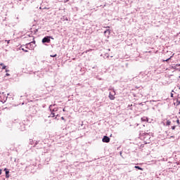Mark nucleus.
<instances>
[{
	"label": "nucleus",
	"instance_id": "15",
	"mask_svg": "<svg viewBox=\"0 0 180 180\" xmlns=\"http://www.w3.org/2000/svg\"><path fill=\"white\" fill-rule=\"evenodd\" d=\"M176 123H177V124H179V120H176Z\"/></svg>",
	"mask_w": 180,
	"mask_h": 180
},
{
	"label": "nucleus",
	"instance_id": "28",
	"mask_svg": "<svg viewBox=\"0 0 180 180\" xmlns=\"http://www.w3.org/2000/svg\"><path fill=\"white\" fill-rule=\"evenodd\" d=\"M179 115H180V110H179Z\"/></svg>",
	"mask_w": 180,
	"mask_h": 180
},
{
	"label": "nucleus",
	"instance_id": "26",
	"mask_svg": "<svg viewBox=\"0 0 180 180\" xmlns=\"http://www.w3.org/2000/svg\"><path fill=\"white\" fill-rule=\"evenodd\" d=\"M88 51H85L84 53H88Z\"/></svg>",
	"mask_w": 180,
	"mask_h": 180
},
{
	"label": "nucleus",
	"instance_id": "16",
	"mask_svg": "<svg viewBox=\"0 0 180 180\" xmlns=\"http://www.w3.org/2000/svg\"><path fill=\"white\" fill-rule=\"evenodd\" d=\"M9 75H10L9 73H6V77H9Z\"/></svg>",
	"mask_w": 180,
	"mask_h": 180
},
{
	"label": "nucleus",
	"instance_id": "11",
	"mask_svg": "<svg viewBox=\"0 0 180 180\" xmlns=\"http://www.w3.org/2000/svg\"><path fill=\"white\" fill-rule=\"evenodd\" d=\"M175 104L176 105V106L179 105H180V101L177 100L176 102L174 103V105Z\"/></svg>",
	"mask_w": 180,
	"mask_h": 180
},
{
	"label": "nucleus",
	"instance_id": "23",
	"mask_svg": "<svg viewBox=\"0 0 180 180\" xmlns=\"http://www.w3.org/2000/svg\"><path fill=\"white\" fill-rule=\"evenodd\" d=\"M9 70H6V72H8Z\"/></svg>",
	"mask_w": 180,
	"mask_h": 180
},
{
	"label": "nucleus",
	"instance_id": "21",
	"mask_svg": "<svg viewBox=\"0 0 180 180\" xmlns=\"http://www.w3.org/2000/svg\"><path fill=\"white\" fill-rule=\"evenodd\" d=\"M2 174V169H0V175Z\"/></svg>",
	"mask_w": 180,
	"mask_h": 180
},
{
	"label": "nucleus",
	"instance_id": "18",
	"mask_svg": "<svg viewBox=\"0 0 180 180\" xmlns=\"http://www.w3.org/2000/svg\"><path fill=\"white\" fill-rule=\"evenodd\" d=\"M170 59H171V58H168V59H167V60H165L164 61H169V60H170Z\"/></svg>",
	"mask_w": 180,
	"mask_h": 180
},
{
	"label": "nucleus",
	"instance_id": "20",
	"mask_svg": "<svg viewBox=\"0 0 180 180\" xmlns=\"http://www.w3.org/2000/svg\"><path fill=\"white\" fill-rule=\"evenodd\" d=\"M61 120H65L64 119V117H61Z\"/></svg>",
	"mask_w": 180,
	"mask_h": 180
},
{
	"label": "nucleus",
	"instance_id": "5",
	"mask_svg": "<svg viewBox=\"0 0 180 180\" xmlns=\"http://www.w3.org/2000/svg\"><path fill=\"white\" fill-rule=\"evenodd\" d=\"M0 65L1 68V70H6V65H5L4 63H0Z\"/></svg>",
	"mask_w": 180,
	"mask_h": 180
},
{
	"label": "nucleus",
	"instance_id": "3",
	"mask_svg": "<svg viewBox=\"0 0 180 180\" xmlns=\"http://www.w3.org/2000/svg\"><path fill=\"white\" fill-rule=\"evenodd\" d=\"M51 37H45L44 39H42V43H50Z\"/></svg>",
	"mask_w": 180,
	"mask_h": 180
},
{
	"label": "nucleus",
	"instance_id": "27",
	"mask_svg": "<svg viewBox=\"0 0 180 180\" xmlns=\"http://www.w3.org/2000/svg\"><path fill=\"white\" fill-rule=\"evenodd\" d=\"M106 27L109 29L110 27Z\"/></svg>",
	"mask_w": 180,
	"mask_h": 180
},
{
	"label": "nucleus",
	"instance_id": "7",
	"mask_svg": "<svg viewBox=\"0 0 180 180\" xmlns=\"http://www.w3.org/2000/svg\"><path fill=\"white\" fill-rule=\"evenodd\" d=\"M106 33H108V34H110V30H106L104 32V34H106Z\"/></svg>",
	"mask_w": 180,
	"mask_h": 180
},
{
	"label": "nucleus",
	"instance_id": "17",
	"mask_svg": "<svg viewBox=\"0 0 180 180\" xmlns=\"http://www.w3.org/2000/svg\"><path fill=\"white\" fill-rule=\"evenodd\" d=\"M65 3L68 2L70 0H63Z\"/></svg>",
	"mask_w": 180,
	"mask_h": 180
},
{
	"label": "nucleus",
	"instance_id": "4",
	"mask_svg": "<svg viewBox=\"0 0 180 180\" xmlns=\"http://www.w3.org/2000/svg\"><path fill=\"white\" fill-rule=\"evenodd\" d=\"M141 122H148V118L147 117H143L141 119Z\"/></svg>",
	"mask_w": 180,
	"mask_h": 180
},
{
	"label": "nucleus",
	"instance_id": "10",
	"mask_svg": "<svg viewBox=\"0 0 180 180\" xmlns=\"http://www.w3.org/2000/svg\"><path fill=\"white\" fill-rule=\"evenodd\" d=\"M167 126H170L171 125V121L167 120L166 122Z\"/></svg>",
	"mask_w": 180,
	"mask_h": 180
},
{
	"label": "nucleus",
	"instance_id": "8",
	"mask_svg": "<svg viewBox=\"0 0 180 180\" xmlns=\"http://www.w3.org/2000/svg\"><path fill=\"white\" fill-rule=\"evenodd\" d=\"M135 168H136V169H139L140 171H143V168H141V167H139V166H135Z\"/></svg>",
	"mask_w": 180,
	"mask_h": 180
},
{
	"label": "nucleus",
	"instance_id": "9",
	"mask_svg": "<svg viewBox=\"0 0 180 180\" xmlns=\"http://www.w3.org/2000/svg\"><path fill=\"white\" fill-rule=\"evenodd\" d=\"M56 116V114L54 112H51L49 117H54Z\"/></svg>",
	"mask_w": 180,
	"mask_h": 180
},
{
	"label": "nucleus",
	"instance_id": "2",
	"mask_svg": "<svg viewBox=\"0 0 180 180\" xmlns=\"http://www.w3.org/2000/svg\"><path fill=\"white\" fill-rule=\"evenodd\" d=\"M103 143H109L110 141V138L108 136H104L102 139Z\"/></svg>",
	"mask_w": 180,
	"mask_h": 180
},
{
	"label": "nucleus",
	"instance_id": "13",
	"mask_svg": "<svg viewBox=\"0 0 180 180\" xmlns=\"http://www.w3.org/2000/svg\"><path fill=\"white\" fill-rule=\"evenodd\" d=\"M51 57H57V54H55V55L51 56Z\"/></svg>",
	"mask_w": 180,
	"mask_h": 180
},
{
	"label": "nucleus",
	"instance_id": "14",
	"mask_svg": "<svg viewBox=\"0 0 180 180\" xmlns=\"http://www.w3.org/2000/svg\"><path fill=\"white\" fill-rule=\"evenodd\" d=\"M175 126L172 127V130H175Z\"/></svg>",
	"mask_w": 180,
	"mask_h": 180
},
{
	"label": "nucleus",
	"instance_id": "22",
	"mask_svg": "<svg viewBox=\"0 0 180 180\" xmlns=\"http://www.w3.org/2000/svg\"><path fill=\"white\" fill-rule=\"evenodd\" d=\"M63 112H65V108H63Z\"/></svg>",
	"mask_w": 180,
	"mask_h": 180
},
{
	"label": "nucleus",
	"instance_id": "6",
	"mask_svg": "<svg viewBox=\"0 0 180 180\" xmlns=\"http://www.w3.org/2000/svg\"><path fill=\"white\" fill-rule=\"evenodd\" d=\"M4 171H6V178H8L9 171H8L7 169H4Z\"/></svg>",
	"mask_w": 180,
	"mask_h": 180
},
{
	"label": "nucleus",
	"instance_id": "19",
	"mask_svg": "<svg viewBox=\"0 0 180 180\" xmlns=\"http://www.w3.org/2000/svg\"><path fill=\"white\" fill-rule=\"evenodd\" d=\"M6 41H7L8 44H9V43H10L11 40Z\"/></svg>",
	"mask_w": 180,
	"mask_h": 180
},
{
	"label": "nucleus",
	"instance_id": "24",
	"mask_svg": "<svg viewBox=\"0 0 180 180\" xmlns=\"http://www.w3.org/2000/svg\"><path fill=\"white\" fill-rule=\"evenodd\" d=\"M4 99H6V98H7V97H6V96H5V97H4Z\"/></svg>",
	"mask_w": 180,
	"mask_h": 180
},
{
	"label": "nucleus",
	"instance_id": "25",
	"mask_svg": "<svg viewBox=\"0 0 180 180\" xmlns=\"http://www.w3.org/2000/svg\"><path fill=\"white\" fill-rule=\"evenodd\" d=\"M25 51V53H27V51H26V50H25V51Z\"/></svg>",
	"mask_w": 180,
	"mask_h": 180
},
{
	"label": "nucleus",
	"instance_id": "1",
	"mask_svg": "<svg viewBox=\"0 0 180 180\" xmlns=\"http://www.w3.org/2000/svg\"><path fill=\"white\" fill-rule=\"evenodd\" d=\"M116 96V91H115V89L111 90L109 93L108 98L110 99V101H115V96Z\"/></svg>",
	"mask_w": 180,
	"mask_h": 180
},
{
	"label": "nucleus",
	"instance_id": "12",
	"mask_svg": "<svg viewBox=\"0 0 180 180\" xmlns=\"http://www.w3.org/2000/svg\"><path fill=\"white\" fill-rule=\"evenodd\" d=\"M4 92L3 93H0V98H2V97H4Z\"/></svg>",
	"mask_w": 180,
	"mask_h": 180
}]
</instances>
